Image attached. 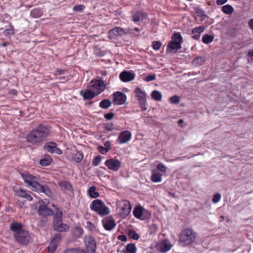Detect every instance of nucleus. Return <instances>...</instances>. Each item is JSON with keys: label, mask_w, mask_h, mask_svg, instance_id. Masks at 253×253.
I'll return each instance as SVG.
<instances>
[{"label": "nucleus", "mask_w": 253, "mask_h": 253, "mask_svg": "<svg viewBox=\"0 0 253 253\" xmlns=\"http://www.w3.org/2000/svg\"><path fill=\"white\" fill-rule=\"evenodd\" d=\"M58 185L61 190L64 192H72L73 191V188L71 184L68 181H61L59 182Z\"/></svg>", "instance_id": "412c9836"}, {"label": "nucleus", "mask_w": 253, "mask_h": 253, "mask_svg": "<svg viewBox=\"0 0 253 253\" xmlns=\"http://www.w3.org/2000/svg\"><path fill=\"white\" fill-rule=\"evenodd\" d=\"M214 38L213 35L206 34L202 38V42L205 44H209L213 41Z\"/></svg>", "instance_id": "473e14b6"}, {"label": "nucleus", "mask_w": 253, "mask_h": 253, "mask_svg": "<svg viewBox=\"0 0 253 253\" xmlns=\"http://www.w3.org/2000/svg\"><path fill=\"white\" fill-rule=\"evenodd\" d=\"M205 27L204 26H200L194 28L191 34L192 35V38L196 40H198L200 39L201 34L204 32Z\"/></svg>", "instance_id": "aec40b11"}, {"label": "nucleus", "mask_w": 253, "mask_h": 253, "mask_svg": "<svg viewBox=\"0 0 253 253\" xmlns=\"http://www.w3.org/2000/svg\"><path fill=\"white\" fill-rule=\"evenodd\" d=\"M86 228L90 230H91L93 229V228H94V226L93 224H92L90 221H87L86 222Z\"/></svg>", "instance_id": "e2e57ef3"}, {"label": "nucleus", "mask_w": 253, "mask_h": 253, "mask_svg": "<svg viewBox=\"0 0 253 253\" xmlns=\"http://www.w3.org/2000/svg\"><path fill=\"white\" fill-rule=\"evenodd\" d=\"M131 133L128 130H125L120 133L117 139L119 144H125L128 142L131 138Z\"/></svg>", "instance_id": "ddd939ff"}, {"label": "nucleus", "mask_w": 253, "mask_h": 253, "mask_svg": "<svg viewBox=\"0 0 253 253\" xmlns=\"http://www.w3.org/2000/svg\"><path fill=\"white\" fill-rule=\"evenodd\" d=\"M228 0H217L216 3L218 5H222L225 3Z\"/></svg>", "instance_id": "774afa93"}, {"label": "nucleus", "mask_w": 253, "mask_h": 253, "mask_svg": "<svg viewBox=\"0 0 253 253\" xmlns=\"http://www.w3.org/2000/svg\"><path fill=\"white\" fill-rule=\"evenodd\" d=\"M134 96L137 100L142 111H145L147 108V93L144 90L137 87L134 90Z\"/></svg>", "instance_id": "20e7f679"}, {"label": "nucleus", "mask_w": 253, "mask_h": 253, "mask_svg": "<svg viewBox=\"0 0 253 253\" xmlns=\"http://www.w3.org/2000/svg\"><path fill=\"white\" fill-rule=\"evenodd\" d=\"M84 154L82 152L77 151L73 154L72 159L77 163H80L83 159Z\"/></svg>", "instance_id": "c85d7f7f"}, {"label": "nucleus", "mask_w": 253, "mask_h": 253, "mask_svg": "<svg viewBox=\"0 0 253 253\" xmlns=\"http://www.w3.org/2000/svg\"><path fill=\"white\" fill-rule=\"evenodd\" d=\"M66 71H67V70H64V69H62L61 68H57L55 70L54 74L55 76L60 75L61 74H64Z\"/></svg>", "instance_id": "4d7b16f0"}, {"label": "nucleus", "mask_w": 253, "mask_h": 253, "mask_svg": "<svg viewBox=\"0 0 253 253\" xmlns=\"http://www.w3.org/2000/svg\"><path fill=\"white\" fill-rule=\"evenodd\" d=\"M125 34H127L126 33V29L124 30L123 28L121 27H116L109 31V35L112 38L123 36Z\"/></svg>", "instance_id": "a211bd4d"}, {"label": "nucleus", "mask_w": 253, "mask_h": 253, "mask_svg": "<svg viewBox=\"0 0 253 253\" xmlns=\"http://www.w3.org/2000/svg\"><path fill=\"white\" fill-rule=\"evenodd\" d=\"M10 229L12 231L15 232V233H17L23 230L22 229L23 225L20 222H13L11 223Z\"/></svg>", "instance_id": "4be33fe9"}, {"label": "nucleus", "mask_w": 253, "mask_h": 253, "mask_svg": "<svg viewBox=\"0 0 253 253\" xmlns=\"http://www.w3.org/2000/svg\"><path fill=\"white\" fill-rule=\"evenodd\" d=\"M162 46V43L159 41H154L152 42V47L155 50H159Z\"/></svg>", "instance_id": "de8ad7c7"}, {"label": "nucleus", "mask_w": 253, "mask_h": 253, "mask_svg": "<svg viewBox=\"0 0 253 253\" xmlns=\"http://www.w3.org/2000/svg\"><path fill=\"white\" fill-rule=\"evenodd\" d=\"M233 7L229 4H226L222 7V11L226 14H230L233 11Z\"/></svg>", "instance_id": "c9c22d12"}, {"label": "nucleus", "mask_w": 253, "mask_h": 253, "mask_svg": "<svg viewBox=\"0 0 253 253\" xmlns=\"http://www.w3.org/2000/svg\"><path fill=\"white\" fill-rule=\"evenodd\" d=\"M128 235L131 238L135 240H137L140 237L139 234L133 230L129 231Z\"/></svg>", "instance_id": "a18cd8bd"}, {"label": "nucleus", "mask_w": 253, "mask_h": 253, "mask_svg": "<svg viewBox=\"0 0 253 253\" xmlns=\"http://www.w3.org/2000/svg\"><path fill=\"white\" fill-rule=\"evenodd\" d=\"M131 205L128 201L124 200L122 202L120 214L123 218H125L128 215L131 211Z\"/></svg>", "instance_id": "f8f14e48"}, {"label": "nucleus", "mask_w": 253, "mask_h": 253, "mask_svg": "<svg viewBox=\"0 0 253 253\" xmlns=\"http://www.w3.org/2000/svg\"><path fill=\"white\" fill-rule=\"evenodd\" d=\"M102 222L104 228L108 231L112 230L116 225L115 220L110 217L105 218L102 220Z\"/></svg>", "instance_id": "2eb2a0df"}, {"label": "nucleus", "mask_w": 253, "mask_h": 253, "mask_svg": "<svg viewBox=\"0 0 253 253\" xmlns=\"http://www.w3.org/2000/svg\"><path fill=\"white\" fill-rule=\"evenodd\" d=\"M196 14L197 16L200 17L201 20H204L206 17V15L205 14V11L199 8H197L196 9Z\"/></svg>", "instance_id": "37998d69"}, {"label": "nucleus", "mask_w": 253, "mask_h": 253, "mask_svg": "<svg viewBox=\"0 0 253 253\" xmlns=\"http://www.w3.org/2000/svg\"><path fill=\"white\" fill-rule=\"evenodd\" d=\"M139 12L140 13L139 14L141 21L144 20L147 17V14L146 13L143 12L140 10L139 11Z\"/></svg>", "instance_id": "680f3d73"}, {"label": "nucleus", "mask_w": 253, "mask_h": 253, "mask_svg": "<svg viewBox=\"0 0 253 253\" xmlns=\"http://www.w3.org/2000/svg\"><path fill=\"white\" fill-rule=\"evenodd\" d=\"M104 126L107 130L113 131L114 130V125L112 123H106L104 124Z\"/></svg>", "instance_id": "603ef678"}, {"label": "nucleus", "mask_w": 253, "mask_h": 253, "mask_svg": "<svg viewBox=\"0 0 253 253\" xmlns=\"http://www.w3.org/2000/svg\"><path fill=\"white\" fill-rule=\"evenodd\" d=\"M21 176L25 183L32 188V190L38 193H43L48 197H51L52 192L46 185L41 184L39 182L37 176L29 173H21Z\"/></svg>", "instance_id": "f03ea898"}, {"label": "nucleus", "mask_w": 253, "mask_h": 253, "mask_svg": "<svg viewBox=\"0 0 253 253\" xmlns=\"http://www.w3.org/2000/svg\"><path fill=\"white\" fill-rule=\"evenodd\" d=\"M205 62V59L203 57H198L195 58L192 61V64L195 66L203 65Z\"/></svg>", "instance_id": "f704fd0d"}, {"label": "nucleus", "mask_w": 253, "mask_h": 253, "mask_svg": "<svg viewBox=\"0 0 253 253\" xmlns=\"http://www.w3.org/2000/svg\"><path fill=\"white\" fill-rule=\"evenodd\" d=\"M61 235L60 233L55 234L52 238L48 247V253H54L57 248L58 243L61 241Z\"/></svg>", "instance_id": "9d476101"}, {"label": "nucleus", "mask_w": 253, "mask_h": 253, "mask_svg": "<svg viewBox=\"0 0 253 253\" xmlns=\"http://www.w3.org/2000/svg\"><path fill=\"white\" fill-rule=\"evenodd\" d=\"M31 15L35 18L40 17L42 15V12L40 9H34L31 11Z\"/></svg>", "instance_id": "79ce46f5"}, {"label": "nucleus", "mask_w": 253, "mask_h": 253, "mask_svg": "<svg viewBox=\"0 0 253 253\" xmlns=\"http://www.w3.org/2000/svg\"><path fill=\"white\" fill-rule=\"evenodd\" d=\"M52 207L56 210V213L53 217V222L57 221L58 220H62L63 216L62 211H60L55 205H52Z\"/></svg>", "instance_id": "a878e982"}, {"label": "nucleus", "mask_w": 253, "mask_h": 253, "mask_svg": "<svg viewBox=\"0 0 253 253\" xmlns=\"http://www.w3.org/2000/svg\"><path fill=\"white\" fill-rule=\"evenodd\" d=\"M151 96L153 100L157 101H161L162 98L161 93L157 90H153L152 92Z\"/></svg>", "instance_id": "7c9ffc66"}, {"label": "nucleus", "mask_w": 253, "mask_h": 253, "mask_svg": "<svg viewBox=\"0 0 253 253\" xmlns=\"http://www.w3.org/2000/svg\"><path fill=\"white\" fill-rule=\"evenodd\" d=\"M28 192H27L26 190H24L22 189H20L19 190H17L16 191V193L17 194L18 196L24 198L26 197V194H27Z\"/></svg>", "instance_id": "09e8293b"}, {"label": "nucleus", "mask_w": 253, "mask_h": 253, "mask_svg": "<svg viewBox=\"0 0 253 253\" xmlns=\"http://www.w3.org/2000/svg\"><path fill=\"white\" fill-rule=\"evenodd\" d=\"M10 28L6 29L4 32L3 35L5 36L11 37L14 35V28L13 26L10 24Z\"/></svg>", "instance_id": "4c0bfd02"}, {"label": "nucleus", "mask_w": 253, "mask_h": 253, "mask_svg": "<svg viewBox=\"0 0 253 253\" xmlns=\"http://www.w3.org/2000/svg\"><path fill=\"white\" fill-rule=\"evenodd\" d=\"M114 117V114L111 112L104 115V118L107 120H112Z\"/></svg>", "instance_id": "13d9d810"}, {"label": "nucleus", "mask_w": 253, "mask_h": 253, "mask_svg": "<svg viewBox=\"0 0 253 253\" xmlns=\"http://www.w3.org/2000/svg\"><path fill=\"white\" fill-rule=\"evenodd\" d=\"M111 101L108 99H105L99 103V107L104 109H107L111 106Z\"/></svg>", "instance_id": "2f4dec72"}, {"label": "nucleus", "mask_w": 253, "mask_h": 253, "mask_svg": "<svg viewBox=\"0 0 253 253\" xmlns=\"http://www.w3.org/2000/svg\"><path fill=\"white\" fill-rule=\"evenodd\" d=\"M84 8H85V6L84 5L77 4V5H76L74 7L73 10L75 11H81L83 10L84 9Z\"/></svg>", "instance_id": "5fc2aeb1"}, {"label": "nucleus", "mask_w": 253, "mask_h": 253, "mask_svg": "<svg viewBox=\"0 0 253 253\" xmlns=\"http://www.w3.org/2000/svg\"><path fill=\"white\" fill-rule=\"evenodd\" d=\"M104 164L109 170L114 171H117L121 166V162L119 160L114 158L107 159Z\"/></svg>", "instance_id": "6e6552de"}, {"label": "nucleus", "mask_w": 253, "mask_h": 253, "mask_svg": "<svg viewBox=\"0 0 253 253\" xmlns=\"http://www.w3.org/2000/svg\"><path fill=\"white\" fill-rule=\"evenodd\" d=\"M97 95V93L95 94L94 91L87 89L84 91L83 97L84 99L90 100L94 98Z\"/></svg>", "instance_id": "cd10ccee"}, {"label": "nucleus", "mask_w": 253, "mask_h": 253, "mask_svg": "<svg viewBox=\"0 0 253 253\" xmlns=\"http://www.w3.org/2000/svg\"><path fill=\"white\" fill-rule=\"evenodd\" d=\"M84 231L80 226L76 227L73 230V235L77 238L81 237Z\"/></svg>", "instance_id": "72a5a7b5"}, {"label": "nucleus", "mask_w": 253, "mask_h": 253, "mask_svg": "<svg viewBox=\"0 0 253 253\" xmlns=\"http://www.w3.org/2000/svg\"><path fill=\"white\" fill-rule=\"evenodd\" d=\"M196 237H197V234L195 232H194L192 230H191V237H190L191 245L195 241Z\"/></svg>", "instance_id": "bf43d9fd"}, {"label": "nucleus", "mask_w": 253, "mask_h": 253, "mask_svg": "<svg viewBox=\"0 0 253 253\" xmlns=\"http://www.w3.org/2000/svg\"><path fill=\"white\" fill-rule=\"evenodd\" d=\"M179 243L182 246L190 245V229L186 228L182 230L179 236Z\"/></svg>", "instance_id": "1a4fd4ad"}, {"label": "nucleus", "mask_w": 253, "mask_h": 253, "mask_svg": "<svg viewBox=\"0 0 253 253\" xmlns=\"http://www.w3.org/2000/svg\"><path fill=\"white\" fill-rule=\"evenodd\" d=\"M139 29L138 28H134V29L128 28L126 29V33L127 34H132L137 36L139 35Z\"/></svg>", "instance_id": "ea45409f"}, {"label": "nucleus", "mask_w": 253, "mask_h": 253, "mask_svg": "<svg viewBox=\"0 0 253 253\" xmlns=\"http://www.w3.org/2000/svg\"><path fill=\"white\" fill-rule=\"evenodd\" d=\"M91 211L96 212L100 216H106L109 214V209L105 205L104 202L99 199L94 200L90 205Z\"/></svg>", "instance_id": "7ed1b4c3"}, {"label": "nucleus", "mask_w": 253, "mask_h": 253, "mask_svg": "<svg viewBox=\"0 0 253 253\" xmlns=\"http://www.w3.org/2000/svg\"><path fill=\"white\" fill-rule=\"evenodd\" d=\"M126 99V95L122 92L116 91L113 94V102L115 105H122L125 103Z\"/></svg>", "instance_id": "9b49d317"}, {"label": "nucleus", "mask_w": 253, "mask_h": 253, "mask_svg": "<svg viewBox=\"0 0 253 253\" xmlns=\"http://www.w3.org/2000/svg\"><path fill=\"white\" fill-rule=\"evenodd\" d=\"M91 88L96 92L97 94L102 93L106 88L104 81L100 79H93L90 81Z\"/></svg>", "instance_id": "423d86ee"}, {"label": "nucleus", "mask_w": 253, "mask_h": 253, "mask_svg": "<svg viewBox=\"0 0 253 253\" xmlns=\"http://www.w3.org/2000/svg\"><path fill=\"white\" fill-rule=\"evenodd\" d=\"M156 79V76L155 75H148L146 77L145 81L147 82H150L154 81Z\"/></svg>", "instance_id": "052dcab7"}, {"label": "nucleus", "mask_w": 253, "mask_h": 253, "mask_svg": "<svg viewBox=\"0 0 253 253\" xmlns=\"http://www.w3.org/2000/svg\"><path fill=\"white\" fill-rule=\"evenodd\" d=\"M140 13L139 11L135 12L132 15V20L134 22H137L140 20Z\"/></svg>", "instance_id": "3c124183"}, {"label": "nucleus", "mask_w": 253, "mask_h": 253, "mask_svg": "<svg viewBox=\"0 0 253 253\" xmlns=\"http://www.w3.org/2000/svg\"><path fill=\"white\" fill-rule=\"evenodd\" d=\"M181 35L178 33H175L172 37L171 41L169 42L168 47L172 50L179 49L181 48Z\"/></svg>", "instance_id": "39448f33"}, {"label": "nucleus", "mask_w": 253, "mask_h": 253, "mask_svg": "<svg viewBox=\"0 0 253 253\" xmlns=\"http://www.w3.org/2000/svg\"><path fill=\"white\" fill-rule=\"evenodd\" d=\"M157 169L164 173L166 172V167L164 166V164L160 163L157 166Z\"/></svg>", "instance_id": "864d4df0"}, {"label": "nucleus", "mask_w": 253, "mask_h": 253, "mask_svg": "<svg viewBox=\"0 0 253 253\" xmlns=\"http://www.w3.org/2000/svg\"><path fill=\"white\" fill-rule=\"evenodd\" d=\"M52 159L49 156H46L43 159H42L40 161V164L43 167L49 166L52 162Z\"/></svg>", "instance_id": "c756f323"}, {"label": "nucleus", "mask_w": 253, "mask_h": 253, "mask_svg": "<svg viewBox=\"0 0 253 253\" xmlns=\"http://www.w3.org/2000/svg\"><path fill=\"white\" fill-rule=\"evenodd\" d=\"M169 101L172 104H177L180 102V97L177 95H173L169 98Z\"/></svg>", "instance_id": "c03bdc74"}, {"label": "nucleus", "mask_w": 253, "mask_h": 253, "mask_svg": "<svg viewBox=\"0 0 253 253\" xmlns=\"http://www.w3.org/2000/svg\"><path fill=\"white\" fill-rule=\"evenodd\" d=\"M171 245L167 240L163 241L160 244V250L163 253H166L169 251L171 248Z\"/></svg>", "instance_id": "b1692460"}, {"label": "nucleus", "mask_w": 253, "mask_h": 253, "mask_svg": "<svg viewBox=\"0 0 253 253\" xmlns=\"http://www.w3.org/2000/svg\"><path fill=\"white\" fill-rule=\"evenodd\" d=\"M38 213L42 216H51L54 213L53 211L46 205L40 206Z\"/></svg>", "instance_id": "6ab92c4d"}, {"label": "nucleus", "mask_w": 253, "mask_h": 253, "mask_svg": "<svg viewBox=\"0 0 253 253\" xmlns=\"http://www.w3.org/2000/svg\"><path fill=\"white\" fill-rule=\"evenodd\" d=\"M51 133V127L43 124H39L26 135L28 142L33 145L44 141Z\"/></svg>", "instance_id": "f257e3e1"}, {"label": "nucleus", "mask_w": 253, "mask_h": 253, "mask_svg": "<svg viewBox=\"0 0 253 253\" xmlns=\"http://www.w3.org/2000/svg\"><path fill=\"white\" fill-rule=\"evenodd\" d=\"M53 227L55 231L63 232H67L69 230V226L62 222V220L53 222Z\"/></svg>", "instance_id": "4468645a"}, {"label": "nucleus", "mask_w": 253, "mask_h": 253, "mask_svg": "<svg viewBox=\"0 0 253 253\" xmlns=\"http://www.w3.org/2000/svg\"><path fill=\"white\" fill-rule=\"evenodd\" d=\"M143 210L144 208L142 206H138L134 208L133 211L134 216L138 219L144 220V218L142 217Z\"/></svg>", "instance_id": "5701e85b"}, {"label": "nucleus", "mask_w": 253, "mask_h": 253, "mask_svg": "<svg viewBox=\"0 0 253 253\" xmlns=\"http://www.w3.org/2000/svg\"><path fill=\"white\" fill-rule=\"evenodd\" d=\"M136 248L134 244H129L126 247V252L130 253H136Z\"/></svg>", "instance_id": "a19ab883"}, {"label": "nucleus", "mask_w": 253, "mask_h": 253, "mask_svg": "<svg viewBox=\"0 0 253 253\" xmlns=\"http://www.w3.org/2000/svg\"><path fill=\"white\" fill-rule=\"evenodd\" d=\"M88 196L91 198H97L99 197V194L96 191L95 186L90 187L87 191Z\"/></svg>", "instance_id": "393cba45"}, {"label": "nucleus", "mask_w": 253, "mask_h": 253, "mask_svg": "<svg viewBox=\"0 0 253 253\" xmlns=\"http://www.w3.org/2000/svg\"><path fill=\"white\" fill-rule=\"evenodd\" d=\"M111 143L110 141H106L105 142L104 146L105 148H108V151H109L111 149Z\"/></svg>", "instance_id": "0e129e2a"}, {"label": "nucleus", "mask_w": 253, "mask_h": 253, "mask_svg": "<svg viewBox=\"0 0 253 253\" xmlns=\"http://www.w3.org/2000/svg\"><path fill=\"white\" fill-rule=\"evenodd\" d=\"M135 78V75L130 71H125L120 74L121 80L124 82H128L132 81Z\"/></svg>", "instance_id": "f3484780"}, {"label": "nucleus", "mask_w": 253, "mask_h": 253, "mask_svg": "<svg viewBox=\"0 0 253 253\" xmlns=\"http://www.w3.org/2000/svg\"><path fill=\"white\" fill-rule=\"evenodd\" d=\"M86 253H95L96 249V244L93 237H89L85 241Z\"/></svg>", "instance_id": "dca6fc26"}, {"label": "nucleus", "mask_w": 253, "mask_h": 253, "mask_svg": "<svg viewBox=\"0 0 253 253\" xmlns=\"http://www.w3.org/2000/svg\"><path fill=\"white\" fill-rule=\"evenodd\" d=\"M247 56L249 57H250V60L251 61H253V49H250L248 54H247Z\"/></svg>", "instance_id": "69168bd1"}, {"label": "nucleus", "mask_w": 253, "mask_h": 253, "mask_svg": "<svg viewBox=\"0 0 253 253\" xmlns=\"http://www.w3.org/2000/svg\"><path fill=\"white\" fill-rule=\"evenodd\" d=\"M14 236L16 241L21 244L27 245L30 242L29 232L24 230L19 233H14Z\"/></svg>", "instance_id": "0eeeda50"}, {"label": "nucleus", "mask_w": 253, "mask_h": 253, "mask_svg": "<svg viewBox=\"0 0 253 253\" xmlns=\"http://www.w3.org/2000/svg\"><path fill=\"white\" fill-rule=\"evenodd\" d=\"M221 195L220 193H216L214 195L213 198L212 199V202L213 203H217L220 201L221 199Z\"/></svg>", "instance_id": "8fccbe9b"}, {"label": "nucleus", "mask_w": 253, "mask_h": 253, "mask_svg": "<svg viewBox=\"0 0 253 253\" xmlns=\"http://www.w3.org/2000/svg\"><path fill=\"white\" fill-rule=\"evenodd\" d=\"M97 149L99 152L102 154H105V153L108 152V148H105V147H103L102 146H98Z\"/></svg>", "instance_id": "6e6d98bb"}, {"label": "nucleus", "mask_w": 253, "mask_h": 253, "mask_svg": "<svg viewBox=\"0 0 253 253\" xmlns=\"http://www.w3.org/2000/svg\"><path fill=\"white\" fill-rule=\"evenodd\" d=\"M64 253H86V252L80 249L71 248L66 250Z\"/></svg>", "instance_id": "58836bf2"}, {"label": "nucleus", "mask_w": 253, "mask_h": 253, "mask_svg": "<svg viewBox=\"0 0 253 253\" xmlns=\"http://www.w3.org/2000/svg\"><path fill=\"white\" fill-rule=\"evenodd\" d=\"M118 238L122 241H126L127 240L126 237L124 235H119Z\"/></svg>", "instance_id": "338daca9"}, {"label": "nucleus", "mask_w": 253, "mask_h": 253, "mask_svg": "<svg viewBox=\"0 0 253 253\" xmlns=\"http://www.w3.org/2000/svg\"><path fill=\"white\" fill-rule=\"evenodd\" d=\"M57 144L54 142H49L46 143L44 146V148L49 152L51 153H54V150L56 148Z\"/></svg>", "instance_id": "bb28decb"}, {"label": "nucleus", "mask_w": 253, "mask_h": 253, "mask_svg": "<svg viewBox=\"0 0 253 253\" xmlns=\"http://www.w3.org/2000/svg\"><path fill=\"white\" fill-rule=\"evenodd\" d=\"M151 179L153 182H159L162 181V175L157 172L153 173L151 175Z\"/></svg>", "instance_id": "e433bc0d"}, {"label": "nucleus", "mask_w": 253, "mask_h": 253, "mask_svg": "<svg viewBox=\"0 0 253 253\" xmlns=\"http://www.w3.org/2000/svg\"><path fill=\"white\" fill-rule=\"evenodd\" d=\"M101 161V156L98 155L96 156L92 161V165L94 166H98Z\"/></svg>", "instance_id": "49530a36"}]
</instances>
